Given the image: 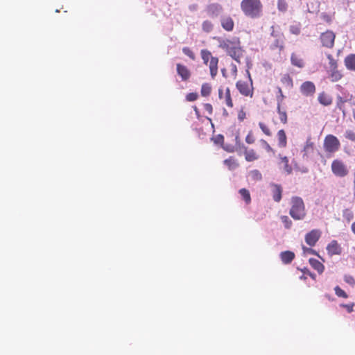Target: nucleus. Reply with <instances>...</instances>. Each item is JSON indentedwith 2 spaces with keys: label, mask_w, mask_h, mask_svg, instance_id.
<instances>
[{
  "label": "nucleus",
  "mask_w": 355,
  "mask_h": 355,
  "mask_svg": "<svg viewBox=\"0 0 355 355\" xmlns=\"http://www.w3.org/2000/svg\"><path fill=\"white\" fill-rule=\"evenodd\" d=\"M271 188V193L272 196L273 200L279 202L282 199V187L281 185L277 184H270Z\"/></svg>",
  "instance_id": "17"
},
{
  "label": "nucleus",
  "mask_w": 355,
  "mask_h": 355,
  "mask_svg": "<svg viewBox=\"0 0 355 355\" xmlns=\"http://www.w3.org/2000/svg\"><path fill=\"white\" fill-rule=\"evenodd\" d=\"M327 58L329 60V69L327 70L329 78L334 83L340 80L343 74L342 71L338 69V61L334 59L331 54H327Z\"/></svg>",
  "instance_id": "4"
},
{
  "label": "nucleus",
  "mask_w": 355,
  "mask_h": 355,
  "mask_svg": "<svg viewBox=\"0 0 355 355\" xmlns=\"http://www.w3.org/2000/svg\"><path fill=\"white\" fill-rule=\"evenodd\" d=\"M207 15L211 17H218L223 11V7L220 4L214 3L207 6L206 8Z\"/></svg>",
  "instance_id": "14"
},
{
  "label": "nucleus",
  "mask_w": 355,
  "mask_h": 355,
  "mask_svg": "<svg viewBox=\"0 0 355 355\" xmlns=\"http://www.w3.org/2000/svg\"><path fill=\"white\" fill-rule=\"evenodd\" d=\"M340 306L346 309L348 313H352L354 311V303L342 304Z\"/></svg>",
  "instance_id": "45"
},
{
  "label": "nucleus",
  "mask_w": 355,
  "mask_h": 355,
  "mask_svg": "<svg viewBox=\"0 0 355 355\" xmlns=\"http://www.w3.org/2000/svg\"><path fill=\"white\" fill-rule=\"evenodd\" d=\"M218 137L219 138H220L221 140H223V137L222 135H219Z\"/></svg>",
  "instance_id": "57"
},
{
  "label": "nucleus",
  "mask_w": 355,
  "mask_h": 355,
  "mask_svg": "<svg viewBox=\"0 0 355 355\" xmlns=\"http://www.w3.org/2000/svg\"><path fill=\"white\" fill-rule=\"evenodd\" d=\"M227 53L236 62H240V59L242 56V52L240 47L233 45L230 49H228Z\"/></svg>",
  "instance_id": "18"
},
{
  "label": "nucleus",
  "mask_w": 355,
  "mask_h": 355,
  "mask_svg": "<svg viewBox=\"0 0 355 355\" xmlns=\"http://www.w3.org/2000/svg\"><path fill=\"white\" fill-rule=\"evenodd\" d=\"M301 279H306V277H304V275L301 277Z\"/></svg>",
  "instance_id": "58"
},
{
  "label": "nucleus",
  "mask_w": 355,
  "mask_h": 355,
  "mask_svg": "<svg viewBox=\"0 0 355 355\" xmlns=\"http://www.w3.org/2000/svg\"><path fill=\"white\" fill-rule=\"evenodd\" d=\"M241 9L246 17L257 19L262 15L263 4L261 0H242Z\"/></svg>",
  "instance_id": "1"
},
{
  "label": "nucleus",
  "mask_w": 355,
  "mask_h": 355,
  "mask_svg": "<svg viewBox=\"0 0 355 355\" xmlns=\"http://www.w3.org/2000/svg\"><path fill=\"white\" fill-rule=\"evenodd\" d=\"M287 7L288 5L285 0H278L277 8L279 11L285 12L287 10Z\"/></svg>",
  "instance_id": "37"
},
{
  "label": "nucleus",
  "mask_w": 355,
  "mask_h": 355,
  "mask_svg": "<svg viewBox=\"0 0 355 355\" xmlns=\"http://www.w3.org/2000/svg\"><path fill=\"white\" fill-rule=\"evenodd\" d=\"M255 141V138L252 130L249 131L245 137V142L248 144H252Z\"/></svg>",
  "instance_id": "40"
},
{
  "label": "nucleus",
  "mask_w": 355,
  "mask_h": 355,
  "mask_svg": "<svg viewBox=\"0 0 355 355\" xmlns=\"http://www.w3.org/2000/svg\"><path fill=\"white\" fill-rule=\"evenodd\" d=\"M218 97L220 100H223L224 101L225 104L228 107H233L234 103L231 96L230 89L229 87H226L225 89L219 88Z\"/></svg>",
  "instance_id": "10"
},
{
  "label": "nucleus",
  "mask_w": 355,
  "mask_h": 355,
  "mask_svg": "<svg viewBox=\"0 0 355 355\" xmlns=\"http://www.w3.org/2000/svg\"><path fill=\"white\" fill-rule=\"evenodd\" d=\"M281 83L288 89H291L293 87V79L291 76L288 73H286L282 76L281 78Z\"/></svg>",
  "instance_id": "27"
},
{
  "label": "nucleus",
  "mask_w": 355,
  "mask_h": 355,
  "mask_svg": "<svg viewBox=\"0 0 355 355\" xmlns=\"http://www.w3.org/2000/svg\"><path fill=\"white\" fill-rule=\"evenodd\" d=\"M346 215H347L348 220H350L353 216L352 212L349 209H345L344 211V216H346Z\"/></svg>",
  "instance_id": "52"
},
{
  "label": "nucleus",
  "mask_w": 355,
  "mask_h": 355,
  "mask_svg": "<svg viewBox=\"0 0 355 355\" xmlns=\"http://www.w3.org/2000/svg\"><path fill=\"white\" fill-rule=\"evenodd\" d=\"M318 100L319 103L324 106L330 105L333 101L331 96L324 92L318 94Z\"/></svg>",
  "instance_id": "19"
},
{
  "label": "nucleus",
  "mask_w": 355,
  "mask_h": 355,
  "mask_svg": "<svg viewBox=\"0 0 355 355\" xmlns=\"http://www.w3.org/2000/svg\"><path fill=\"white\" fill-rule=\"evenodd\" d=\"M277 112L279 114L280 121L283 124H286L288 122L287 113L286 110H282L281 108V105H279V103L277 104Z\"/></svg>",
  "instance_id": "30"
},
{
  "label": "nucleus",
  "mask_w": 355,
  "mask_h": 355,
  "mask_svg": "<svg viewBox=\"0 0 355 355\" xmlns=\"http://www.w3.org/2000/svg\"><path fill=\"white\" fill-rule=\"evenodd\" d=\"M279 157H280V162H279V164H282L283 165V168L285 172H286V173L288 174H290L292 172V167L288 164V159L287 157L286 156H281L279 155Z\"/></svg>",
  "instance_id": "28"
},
{
  "label": "nucleus",
  "mask_w": 355,
  "mask_h": 355,
  "mask_svg": "<svg viewBox=\"0 0 355 355\" xmlns=\"http://www.w3.org/2000/svg\"><path fill=\"white\" fill-rule=\"evenodd\" d=\"M244 155L245 159L248 162H253L259 158V155L254 149L248 150L247 148H245Z\"/></svg>",
  "instance_id": "24"
},
{
  "label": "nucleus",
  "mask_w": 355,
  "mask_h": 355,
  "mask_svg": "<svg viewBox=\"0 0 355 355\" xmlns=\"http://www.w3.org/2000/svg\"><path fill=\"white\" fill-rule=\"evenodd\" d=\"M334 291H335V293L336 295L338 296V297H343V298H347L348 297V295L346 293V292L345 291H343L340 287H339L338 286H336L335 288H334Z\"/></svg>",
  "instance_id": "36"
},
{
  "label": "nucleus",
  "mask_w": 355,
  "mask_h": 355,
  "mask_svg": "<svg viewBox=\"0 0 355 355\" xmlns=\"http://www.w3.org/2000/svg\"><path fill=\"white\" fill-rule=\"evenodd\" d=\"M280 258L284 263L288 264L294 259L295 254L291 251H284L280 254Z\"/></svg>",
  "instance_id": "22"
},
{
  "label": "nucleus",
  "mask_w": 355,
  "mask_h": 355,
  "mask_svg": "<svg viewBox=\"0 0 355 355\" xmlns=\"http://www.w3.org/2000/svg\"><path fill=\"white\" fill-rule=\"evenodd\" d=\"M182 51L186 55H187L192 60H194L196 59V55L190 48L184 47L182 49Z\"/></svg>",
  "instance_id": "38"
},
{
  "label": "nucleus",
  "mask_w": 355,
  "mask_h": 355,
  "mask_svg": "<svg viewBox=\"0 0 355 355\" xmlns=\"http://www.w3.org/2000/svg\"><path fill=\"white\" fill-rule=\"evenodd\" d=\"M304 248V252H306L311 253L313 254H317L316 252L311 248Z\"/></svg>",
  "instance_id": "53"
},
{
  "label": "nucleus",
  "mask_w": 355,
  "mask_h": 355,
  "mask_svg": "<svg viewBox=\"0 0 355 355\" xmlns=\"http://www.w3.org/2000/svg\"><path fill=\"white\" fill-rule=\"evenodd\" d=\"M327 251L330 256L340 255L342 252V248L337 241H331L327 246Z\"/></svg>",
  "instance_id": "15"
},
{
  "label": "nucleus",
  "mask_w": 355,
  "mask_h": 355,
  "mask_svg": "<svg viewBox=\"0 0 355 355\" xmlns=\"http://www.w3.org/2000/svg\"><path fill=\"white\" fill-rule=\"evenodd\" d=\"M331 169L333 174L339 178H344L349 173L347 165L340 159H334L331 162Z\"/></svg>",
  "instance_id": "6"
},
{
  "label": "nucleus",
  "mask_w": 355,
  "mask_h": 355,
  "mask_svg": "<svg viewBox=\"0 0 355 355\" xmlns=\"http://www.w3.org/2000/svg\"><path fill=\"white\" fill-rule=\"evenodd\" d=\"M200 55L203 63L209 67L211 78H214L218 73V58L214 57L207 49H202Z\"/></svg>",
  "instance_id": "3"
},
{
  "label": "nucleus",
  "mask_w": 355,
  "mask_h": 355,
  "mask_svg": "<svg viewBox=\"0 0 355 355\" xmlns=\"http://www.w3.org/2000/svg\"><path fill=\"white\" fill-rule=\"evenodd\" d=\"M277 139L279 147L286 148L287 146V137L284 130H279L277 132Z\"/></svg>",
  "instance_id": "21"
},
{
  "label": "nucleus",
  "mask_w": 355,
  "mask_h": 355,
  "mask_svg": "<svg viewBox=\"0 0 355 355\" xmlns=\"http://www.w3.org/2000/svg\"><path fill=\"white\" fill-rule=\"evenodd\" d=\"M345 282L352 286L355 285V279L349 275H345L344 277Z\"/></svg>",
  "instance_id": "42"
},
{
  "label": "nucleus",
  "mask_w": 355,
  "mask_h": 355,
  "mask_svg": "<svg viewBox=\"0 0 355 355\" xmlns=\"http://www.w3.org/2000/svg\"><path fill=\"white\" fill-rule=\"evenodd\" d=\"M224 164L227 166V167L230 170H234L239 166V162L238 160L234 157H230L228 159H226L224 160Z\"/></svg>",
  "instance_id": "25"
},
{
  "label": "nucleus",
  "mask_w": 355,
  "mask_h": 355,
  "mask_svg": "<svg viewBox=\"0 0 355 355\" xmlns=\"http://www.w3.org/2000/svg\"><path fill=\"white\" fill-rule=\"evenodd\" d=\"M344 63L348 70L355 71V54L352 53L346 56Z\"/></svg>",
  "instance_id": "20"
},
{
  "label": "nucleus",
  "mask_w": 355,
  "mask_h": 355,
  "mask_svg": "<svg viewBox=\"0 0 355 355\" xmlns=\"http://www.w3.org/2000/svg\"><path fill=\"white\" fill-rule=\"evenodd\" d=\"M245 117H246V113L243 110V109H241V110H239V112H238V119L240 121H243L245 119Z\"/></svg>",
  "instance_id": "48"
},
{
  "label": "nucleus",
  "mask_w": 355,
  "mask_h": 355,
  "mask_svg": "<svg viewBox=\"0 0 355 355\" xmlns=\"http://www.w3.org/2000/svg\"><path fill=\"white\" fill-rule=\"evenodd\" d=\"M290 31L294 35H299L300 33V28L296 26H291Z\"/></svg>",
  "instance_id": "49"
},
{
  "label": "nucleus",
  "mask_w": 355,
  "mask_h": 355,
  "mask_svg": "<svg viewBox=\"0 0 355 355\" xmlns=\"http://www.w3.org/2000/svg\"><path fill=\"white\" fill-rule=\"evenodd\" d=\"M323 146L325 152L334 153L339 150L340 143L336 136L333 135H327L324 139Z\"/></svg>",
  "instance_id": "5"
},
{
  "label": "nucleus",
  "mask_w": 355,
  "mask_h": 355,
  "mask_svg": "<svg viewBox=\"0 0 355 355\" xmlns=\"http://www.w3.org/2000/svg\"><path fill=\"white\" fill-rule=\"evenodd\" d=\"M176 71L178 75L181 78L182 81H187L191 78V71L187 66L182 64L178 63L176 64Z\"/></svg>",
  "instance_id": "12"
},
{
  "label": "nucleus",
  "mask_w": 355,
  "mask_h": 355,
  "mask_svg": "<svg viewBox=\"0 0 355 355\" xmlns=\"http://www.w3.org/2000/svg\"><path fill=\"white\" fill-rule=\"evenodd\" d=\"M259 126L260 128V129L262 130V132L266 135V136H271L272 135V132L270 130V129L269 128V127L263 122H259Z\"/></svg>",
  "instance_id": "33"
},
{
  "label": "nucleus",
  "mask_w": 355,
  "mask_h": 355,
  "mask_svg": "<svg viewBox=\"0 0 355 355\" xmlns=\"http://www.w3.org/2000/svg\"><path fill=\"white\" fill-rule=\"evenodd\" d=\"M345 102H346V100L343 99V98H342L341 96L337 97L336 106L339 110H342L343 112H344L343 105Z\"/></svg>",
  "instance_id": "41"
},
{
  "label": "nucleus",
  "mask_w": 355,
  "mask_h": 355,
  "mask_svg": "<svg viewBox=\"0 0 355 355\" xmlns=\"http://www.w3.org/2000/svg\"><path fill=\"white\" fill-rule=\"evenodd\" d=\"M214 28V25L211 21L205 20L202 24V29L205 33H210Z\"/></svg>",
  "instance_id": "32"
},
{
  "label": "nucleus",
  "mask_w": 355,
  "mask_h": 355,
  "mask_svg": "<svg viewBox=\"0 0 355 355\" xmlns=\"http://www.w3.org/2000/svg\"><path fill=\"white\" fill-rule=\"evenodd\" d=\"M211 92V87L209 83H204L201 87L200 93L202 96H208Z\"/></svg>",
  "instance_id": "31"
},
{
  "label": "nucleus",
  "mask_w": 355,
  "mask_h": 355,
  "mask_svg": "<svg viewBox=\"0 0 355 355\" xmlns=\"http://www.w3.org/2000/svg\"><path fill=\"white\" fill-rule=\"evenodd\" d=\"M194 110L198 116H199V111L196 106L194 107Z\"/></svg>",
  "instance_id": "55"
},
{
  "label": "nucleus",
  "mask_w": 355,
  "mask_h": 355,
  "mask_svg": "<svg viewBox=\"0 0 355 355\" xmlns=\"http://www.w3.org/2000/svg\"><path fill=\"white\" fill-rule=\"evenodd\" d=\"M352 231L355 234V221L352 224Z\"/></svg>",
  "instance_id": "54"
},
{
  "label": "nucleus",
  "mask_w": 355,
  "mask_h": 355,
  "mask_svg": "<svg viewBox=\"0 0 355 355\" xmlns=\"http://www.w3.org/2000/svg\"><path fill=\"white\" fill-rule=\"evenodd\" d=\"M233 71H234V72H236V65H234Z\"/></svg>",
  "instance_id": "56"
},
{
  "label": "nucleus",
  "mask_w": 355,
  "mask_h": 355,
  "mask_svg": "<svg viewBox=\"0 0 355 355\" xmlns=\"http://www.w3.org/2000/svg\"><path fill=\"white\" fill-rule=\"evenodd\" d=\"M251 178L254 181H259L262 179V175L259 171L255 169L250 172Z\"/></svg>",
  "instance_id": "34"
},
{
  "label": "nucleus",
  "mask_w": 355,
  "mask_h": 355,
  "mask_svg": "<svg viewBox=\"0 0 355 355\" xmlns=\"http://www.w3.org/2000/svg\"><path fill=\"white\" fill-rule=\"evenodd\" d=\"M291 62L293 66L299 68H302L304 66L303 60L294 53L291 54Z\"/></svg>",
  "instance_id": "26"
},
{
  "label": "nucleus",
  "mask_w": 355,
  "mask_h": 355,
  "mask_svg": "<svg viewBox=\"0 0 355 355\" xmlns=\"http://www.w3.org/2000/svg\"><path fill=\"white\" fill-rule=\"evenodd\" d=\"M336 35L331 31H327L320 35V41L323 46L329 49L333 48L334 45Z\"/></svg>",
  "instance_id": "9"
},
{
  "label": "nucleus",
  "mask_w": 355,
  "mask_h": 355,
  "mask_svg": "<svg viewBox=\"0 0 355 355\" xmlns=\"http://www.w3.org/2000/svg\"><path fill=\"white\" fill-rule=\"evenodd\" d=\"M198 97V95L197 93L191 92L186 96V99L188 101H195L196 100H197Z\"/></svg>",
  "instance_id": "44"
},
{
  "label": "nucleus",
  "mask_w": 355,
  "mask_h": 355,
  "mask_svg": "<svg viewBox=\"0 0 355 355\" xmlns=\"http://www.w3.org/2000/svg\"><path fill=\"white\" fill-rule=\"evenodd\" d=\"M239 193L247 205H249L251 202L250 193L248 189L245 188L241 189L239 191Z\"/></svg>",
  "instance_id": "29"
},
{
  "label": "nucleus",
  "mask_w": 355,
  "mask_h": 355,
  "mask_svg": "<svg viewBox=\"0 0 355 355\" xmlns=\"http://www.w3.org/2000/svg\"><path fill=\"white\" fill-rule=\"evenodd\" d=\"M315 89V86L311 81H305L300 86L301 93L306 96H313Z\"/></svg>",
  "instance_id": "13"
},
{
  "label": "nucleus",
  "mask_w": 355,
  "mask_h": 355,
  "mask_svg": "<svg viewBox=\"0 0 355 355\" xmlns=\"http://www.w3.org/2000/svg\"><path fill=\"white\" fill-rule=\"evenodd\" d=\"M310 265L318 272V273L322 274L324 272V265L319 261L318 260L311 258L309 260Z\"/></svg>",
  "instance_id": "23"
},
{
  "label": "nucleus",
  "mask_w": 355,
  "mask_h": 355,
  "mask_svg": "<svg viewBox=\"0 0 355 355\" xmlns=\"http://www.w3.org/2000/svg\"><path fill=\"white\" fill-rule=\"evenodd\" d=\"M250 82H252V80H250ZM236 87L237 89L239 91L241 94H242L244 96H250L252 97L253 95V87H252V83H250V84L247 82H244L242 80H239L236 83Z\"/></svg>",
  "instance_id": "8"
},
{
  "label": "nucleus",
  "mask_w": 355,
  "mask_h": 355,
  "mask_svg": "<svg viewBox=\"0 0 355 355\" xmlns=\"http://www.w3.org/2000/svg\"><path fill=\"white\" fill-rule=\"evenodd\" d=\"M261 142L265 146V148L267 151H268V152L273 151L272 148H271V146L269 145V144L266 141L262 139Z\"/></svg>",
  "instance_id": "51"
},
{
  "label": "nucleus",
  "mask_w": 355,
  "mask_h": 355,
  "mask_svg": "<svg viewBox=\"0 0 355 355\" xmlns=\"http://www.w3.org/2000/svg\"><path fill=\"white\" fill-rule=\"evenodd\" d=\"M291 205L289 214L294 220H303L306 217L305 205L302 198L298 196L292 197Z\"/></svg>",
  "instance_id": "2"
},
{
  "label": "nucleus",
  "mask_w": 355,
  "mask_h": 355,
  "mask_svg": "<svg viewBox=\"0 0 355 355\" xmlns=\"http://www.w3.org/2000/svg\"><path fill=\"white\" fill-rule=\"evenodd\" d=\"M204 108L209 114H212L213 107H212V105L210 103H205L204 105Z\"/></svg>",
  "instance_id": "50"
},
{
  "label": "nucleus",
  "mask_w": 355,
  "mask_h": 355,
  "mask_svg": "<svg viewBox=\"0 0 355 355\" xmlns=\"http://www.w3.org/2000/svg\"><path fill=\"white\" fill-rule=\"evenodd\" d=\"M220 24L223 28L227 31H232L234 27V22L230 16H223L220 19Z\"/></svg>",
  "instance_id": "16"
},
{
  "label": "nucleus",
  "mask_w": 355,
  "mask_h": 355,
  "mask_svg": "<svg viewBox=\"0 0 355 355\" xmlns=\"http://www.w3.org/2000/svg\"><path fill=\"white\" fill-rule=\"evenodd\" d=\"M345 136L347 139L352 141H355V132L354 131L349 130H347Z\"/></svg>",
  "instance_id": "43"
},
{
  "label": "nucleus",
  "mask_w": 355,
  "mask_h": 355,
  "mask_svg": "<svg viewBox=\"0 0 355 355\" xmlns=\"http://www.w3.org/2000/svg\"><path fill=\"white\" fill-rule=\"evenodd\" d=\"M302 272L304 273V275H309V277H311L313 279H315V275L312 273L308 268H304L303 269L301 270Z\"/></svg>",
  "instance_id": "47"
},
{
  "label": "nucleus",
  "mask_w": 355,
  "mask_h": 355,
  "mask_svg": "<svg viewBox=\"0 0 355 355\" xmlns=\"http://www.w3.org/2000/svg\"><path fill=\"white\" fill-rule=\"evenodd\" d=\"M278 93L279 95L277 96V98L278 103H279V105H281V103L283 102L285 96L283 94L282 90L280 87H278Z\"/></svg>",
  "instance_id": "46"
},
{
  "label": "nucleus",
  "mask_w": 355,
  "mask_h": 355,
  "mask_svg": "<svg viewBox=\"0 0 355 355\" xmlns=\"http://www.w3.org/2000/svg\"><path fill=\"white\" fill-rule=\"evenodd\" d=\"M219 46L220 48L225 49L227 52L228 49H230L233 46V44L230 40H226L223 41Z\"/></svg>",
  "instance_id": "39"
},
{
  "label": "nucleus",
  "mask_w": 355,
  "mask_h": 355,
  "mask_svg": "<svg viewBox=\"0 0 355 355\" xmlns=\"http://www.w3.org/2000/svg\"><path fill=\"white\" fill-rule=\"evenodd\" d=\"M281 220L283 223L285 228L290 229L293 225L292 220L287 216H282Z\"/></svg>",
  "instance_id": "35"
},
{
  "label": "nucleus",
  "mask_w": 355,
  "mask_h": 355,
  "mask_svg": "<svg viewBox=\"0 0 355 355\" xmlns=\"http://www.w3.org/2000/svg\"><path fill=\"white\" fill-rule=\"evenodd\" d=\"M319 230H312L305 235V241L309 246H314L321 236Z\"/></svg>",
  "instance_id": "11"
},
{
  "label": "nucleus",
  "mask_w": 355,
  "mask_h": 355,
  "mask_svg": "<svg viewBox=\"0 0 355 355\" xmlns=\"http://www.w3.org/2000/svg\"><path fill=\"white\" fill-rule=\"evenodd\" d=\"M272 28H273V26H272ZM271 36L274 37V40L270 45V49L272 50L278 49L279 52L280 53L284 49V35L283 33H281L279 31H275L274 29H272L271 32Z\"/></svg>",
  "instance_id": "7"
}]
</instances>
